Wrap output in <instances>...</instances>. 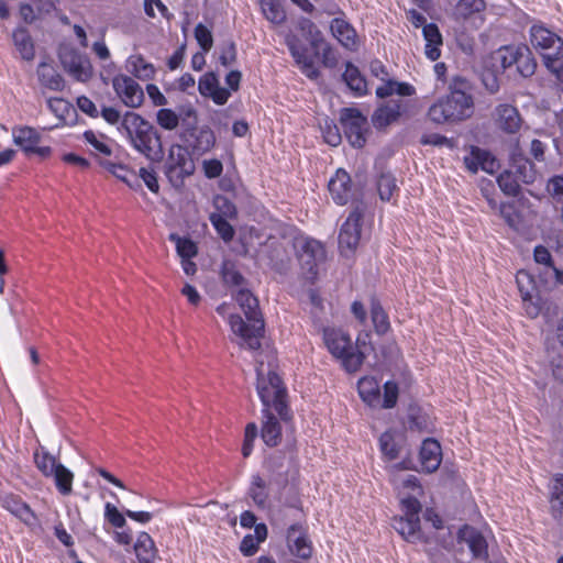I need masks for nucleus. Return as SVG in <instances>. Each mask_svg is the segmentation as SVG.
<instances>
[{"label":"nucleus","instance_id":"f257e3e1","mask_svg":"<svg viewBox=\"0 0 563 563\" xmlns=\"http://www.w3.org/2000/svg\"><path fill=\"white\" fill-rule=\"evenodd\" d=\"M234 298L247 319L245 322L241 316L230 314L229 324L236 338L235 342L243 349L257 351L264 335V320L258 300L245 286L239 289Z\"/></svg>","mask_w":563,"mask_h":563},{"label":"nucleus","instance_id":"f03ea898","mask_svg":"<svg viewBox=\"0 0 563 563\" xmlns=\"http://www.w3.org/2000/svg\"><path fill=\"white\" fill-rule=\"evenodd\" d=\"M451 93L433 103L428 111L430 120L434 123L462 121L473 114L474 102L467 90L471 86L467 80L456 76L450 86Z\"/></svg>","mask_w":563,"mask_h":563},{"label":"nucleus","instance_id":"7ed1b4c3","mask_svg":"<svg viewBox=\"0 0 563 563\" xmlns=\"http://www.w3.org/2000/svg\"><path fill=\"white\" fill-rule=\"evenodd\" d=\"M130 144L150 161H159L163 155L161 136L156 129L140 114L126 112L118 126Z\"/></svg>","mask_w":563,"mask_h":563},{"label":"nucleus","instance_id":"20e7f679","mask_svg":"<svg viewBox=\"0 0 563 563\" xmlns=\"http://www.w3.org/2000/svg\"><path fill=\"white\" fill-rule=\"evenodd\" d=\"M257 374V394L263 404V409L271 410L272 408L278 413L280 419H290L288 406L286 402V388L283 385L280 377L273 371L264 373L263 363L256 367Z\"/></svg>","mask_w":563,"mask_h":563},{"label":"nucleus","instance_id":"39448f33","mask_svg":"<svg viewBox=\"0 0 563 563\" xmlns=\"http://www.w3.org/2000/svg\"><path fill=\"white\" fill-rule=\"evenodd\" d=\"M486 66L492 70L516 67V70H534L537 60L531 49L525 45H504L493 52L486 59Z\"/></svg>","mask_w":563,"mask_h":563},{"label":"nucleus","instance_id":"423d86ee","mask_svg":"<svg viewBox=\"0 0 563 563\" xmlns=\"http://www.w3.org/2000/svg\"><path fill=\"white\" fill-rule=\"evenodd\" d=\"M323 341L329 352L334 357L342 360V364L347 372H356L363 364L364 353L353 351L350 335L341 329L324 328Z\"/></svg>","mask_w":563,"mask_h":563},{"label":"nucleus","instance_id":"0eeeda50","mask_svg":"<svg viewBox=\"0 0 563 563\" xmlns=\"http://www.w3.org/2000/svg\"><path fill=\"white\" fill-rule=\"evenodd\" d=\"M530 42L534 48L542 51L545 67L559 70L555 63L563 57V40L542 25H532Z\"/></svg>","mask_w":563,"mask_h":563},{"label":"nucleus","instance_id":"6e6552de","mask_svg":"<svg viewBox=\"0 0 563 563\" xmlns=\"http://www.w3.org/2000/svg\"><path fill=\"white\" fill-rule=\"evenodd\" d=\"M294 247L301 268L306 272L308 278L313 279L318 274V266L325 261L324 246L314 239L298 236L294 240Z\"/></svg>","mask_w":563,"mask_h":563},{"label":"nucleus","instance_id":"1a4fd4ad","mask_svg":"<svg viewBox=\"0 0 563 563\" xmlns=\"http://www.w3.org/2000/svg\"><path fill=\"white\" fill-rule=\"evenodd\" d=\"M241 80V73H227L225 84L228 88L222 87L217 73H205L199 80V91L202 96L209 97L217 104H224L231 91L238 90Z\"/></svg>","mask_w":563,"mask_h":563},{"label":"nucleus","instance_id":"9d476101","mask_svg":"<svg viewBox=\"0 0 563 563\" xmlns=\"http://www.w3.org/2000/svg\"><path fill=\"white\" fill-rule=\"evenodd\" d=\"M194 172L195 163L188 150L181 145H173L168 153L165 170L169 183L174 187L179 188Z\"/></svg>","mask_w":563,"mask_h":563},{"label":"nucleus","instance_id":"9b49d317","mask_svg":"<svg viewBox=\"0 0 563 563\" xmlns=\"http://www.w3.org/2000/svg\"><path fill=\"white\" fill-rule=\"evenodd\" d=\"M340 121L344 133L353 147L361 148L366 143L367 119L354 108L341 110Z\"/></svg>","mask_w":563,"mask_h":563},{"label":"nucleus","instance_id":"f8f14e48","mask_svg":"<svg viewBox=\"0 0 563 563\" xmlns=\"http://www.w3.org/2000/svg\"><path fill=\"white\" fill-rule=\"evenodd\" d=\"M363 217V211L356 207L341 227L339 233V249L342 255L350 256L352 255L361 239V220Z\"/></svg>","mask_w":563,"mask_h":563},{"label":"nucleus","instance_id":"ddd939ff","mask_svg":"<svg viewBox=\"0 0 563 563\" xmlns=\"http://www.w3.org/2000/svg\"><path fill=\"white\" fill-rule=\"evenodd\" d=\"M410 101L402 99H389L382 103L372 115V123L375 129L383 130L408 115Z\"/></svg>","mask_w":563,"mask_h":563},{"label":"nucleus","instance_id":"4468645a","mask_svg":"<svg viewBox=\"0 0 563 563\" xmlns=\"http://www.w3.org/2000/svg\"><path fill=\"white\" fill-rule=\"evenodd\" d=\"M112 86L121 101L130 108H139L144 100V92L131 76L119 74L112 79Z\"/></svg>","mask_w":563,"mask_h":563},{"label":"nucleus","instance_id":"2eb2a0df","mask_svg":"<svg viewBox=\"0 0 563 563\" xmlns=\"http://www.w3.org/2000/svg\"><path fill=\"white\" fill-rule=\"evenodd\" d=\"M328 188L334 202L340 206L346 205L352 197L351 178L343 169H338L335 175L331 177Z\"/></svg>","mask_w":563,"mask_h":563},{"label":"nucleus","instance_id":"dca6fc26","mask_svg":"<svg viewBox=\"0 0 563 563\" xmlns=\"http://www.w3.org/2000/svg\"><path fill=\"white\" fill-rule=\"evenodd\" d=\"M333 36L343 47L355 52L360 47V38L354 27L343 19H333L330 25Z\"/></svg>","mask_w":563,"mask_h":563},{"label":"nucleus","instance_id":"f3484780","mask_svg":"<svg viewBox=\"0 0 563 563\" xmlns=\"http://www.w3.org/2000/svg\"><path fill=\"white\" fill-rule=\"evenodd\" d=\"M459 539L468 545L475 559L487 560V542L478 530L470 526H464L459 531Z\"/></svg>","mask_w":563,"mask_h":563},{"label":"nucleus","instance_id":"a211bd4d","mask_svg":"<svg viewBox=\"0 0 563 563\" xmlns=\"http://www.w3.org/2000/svg\"><path fill=\"white\" fill-rule=\"evenodd\" d=\"M291 467L296 468L294 456H286L282 452L272 454L266 461V468L282 485L288 483V473Z\"/></svg>","mask_w":563,"mask_h":563},{"label":"nucleus","instance_id":"6ab92c4d","mask_svg":"<svg viewBox=\"0 0 563 563\" xmlns=\"http://www.w3.org/2000/svg\"><path fill=\"white\" fill-rule=\"evenodd\" d=\"M442 460L440 443L433 439H427L422 442L420 449V462L422 470L427 473L435 472Z\"/></svg>","mask_w":563,"mask_h":563},{"label":"nucleus","instance_id":"aec40b11","mask_svg":"<svg viewBox=\"0 0 563 563\" xmlns=\"http://www.w3.org/2000/svg\"><path fill=\"white\" fill-rule=\"evenodd\" d=\"M261 437L267 446H277L282 441V426L268 409H263Z\"/></svg>","mask_w":563,"mask_h":563},{"label":"nucleus","instance_id":"412c9836","mask_svg":"<svg viewBox=\"0 0 563 563\" xmlns=\"http://www.w3.org/2000/svg\"><path fill=\"white\" fill-rule=\"evenodd\" d=\"M49 110L58 119L56 128L59 125H74L77 122V110L76 108L63 98H49L47 100Z\"/></svg>","mask_w":563,"mask_h":563},{"label":"nucleus","instance_id":"4be33fe9","mask_svg":"<svg viewBox=\"0 0 563 563\" xmlns=\"http://www.w3.org/2000/svg\"><path fill=\"white\" fill-rule=\"evenodd\" d=\"M287 541L292 553L301 559L311 556L312 548L307 540L302 527L300 525H292L287 531Z\"/></svg>","mask_w":563,"mask_h":563},{"label":"nucleus","instance_id":"5701e85b","mask_svg":"<svg viewBox=\"0 0 563 563\" xmlns=\"http://www.w3.org/2000/svg\"><path fill=\"white\" fill-rule=\"evenodd\" d=\"M548 488L551 515L554 519H560L563 512V474H554Z\"/></svg>","mask_w":563,"mask_h":563},{"label":"nucleus","instance_id":"b1692460","mask_svg":"<svg viewBox=\"0 0 563 563\" xmlns=\"http://www.w3.org/2000/svg\"><path fill=\"white\" fill-rule=\"evenodd\" d=\"M134 552L139 563H154L158 558L155 542L147 532H141L137 536Z\"/></svg>","mask_w":563,"mask_h":563},{"label":"nucleus","instance_id":"393cba45","mask_svg":"<svg viewBox=\"0 0 563 563\" xmlns=\"http://www.w3.org/2000/svg\"><path fill=\"white\" fill-rule=\"evenodd\" d=\"M2 506L12 515L18 517L24 523L31 526L33 525L35 518L34 512L30 508V506L24 503L21 498L14 495H7L2 498Z\"/></svg>","mask_w":563,"mask_h":563},{"label":"nucleus","instance_id":"a878e982","mask_svg":"<svg viewBox=\"0 0 563 563\" xmlns=\"http://www.w3.org/2000/svg\"><path fill=\"white\" fill-rule=\"evenodd\" d=\"M497 122L500 129L507 133H516L521 125L518 110L509 104H500L496 109Z\"/></svg>","mask_w":563,"mask_h":563},{"label":"nucleus","instance_id":"bb28decb","mask_svg":"<svg viewBox=\"0 0 563 563\" xmlns=\"http://www.w3.org/2000/svg\"><path fill=\"white\" fill-rule=\"evenodd\" d=\"M263 16L274 25H282L287 19L284 0H257Z\"/></svg>","mask_w":563,"mask_h":563},{"label":"nucleus","instance_id":"cd10ccee","mask_svg":"<svg viewBox=\"0 0 563 563\" xmlns=\"http://www.w3.org/2000/svg\"><path fill=\"white\" fill-rule=\"evenodd\" d=\"M13 141L19 145L26 154H30L31 150H34L41 141L40 133L30 126L15 128L12 132Z\"/></svg>","mask_w":563,"mask_h":563},{"label":"nucleus","instance_id":"c85d7f7f","mask_svg":"<svg viewBox=\"0 0 563 563\" xmlns=\"http://www.w3.org/2000/svg\"><path fill=\"white\" fill-rule=\"evenodd\" d=\"M220 277L222 283L230 288L236 287L240 289L246 284V280L239 271L235 262L231 260H224L222 262Z\"/></svg>","mask_w":563,"mask_h":563},{"label":"nucleus","instance_id":"c756f323","mask_svg":"<svg viewBox=\"0 0 563 563\" xmlns=\"http://www.w3.org/2000/svg\"><path fill=\"white\" fill-rule=\"evenodd\" d=\"M426 44V55L435 60L440 56V46L442 45V35L438 26L433 23L426 24L422 30Z\"/></svg>","mask_w":563,"mask_h":563},{"label":"nucleus","instance_id":"7c9ffc66","mask_svg":"<svg viewBox=\"0 0 563 563\" xmlns=\"http://www.w3.org/2000/svg\"><path fill=\"white\" fill-rule=\"evenodd\" d=\"M394 528L407 541L415 542L420 539V519L410 517L395 518Z\"/></svg>","mask_w":563,"mask_h":563},{"label":"nucleus","instance_id":"2f4dec72","mask_svg":"<svg viewBox=\"0 0 563 563\" xmlns=\"http://www.w3.org/2000/svg\"><path fill=\"white\" fill-rule=\"evenodd\" d=\"M247 495L253 500L254 505L261 509L268 506V489L266 482L260 475H253L247 490Z\"/></svg>","mask_w":563,"mask_h":563},{"label":"nucleus","instance_id":"473e14b6","mask_svg":"<svg viewBox=\"0 0 563 563\" xmlns=\"http://www.w3.org/2000/svg\"><path fill=\"white\" fill-rule=\"evenodd\" d=\"M358 394L369 406H377L380 401L379 384L373 377H363L358 380Z\"/></svg>","mask_w":563,"mask_h":563},{"label":"nucleus","instance_id":"72a5a7b5","mask_svg":"<svg viewBox=\"0 0 563 563\" xmlns=\"http://www.w3.org/2000/svg\"><path fill=\"white\" fill-rule=\"evenodd\" d=\"M59 58L65 70H87L90 67L89 60L73 48H64Z\"/></svg>","mask_w":563,"mask_h":563},{"label":"nucleus","instance_id":"f704fd0d","mask_svg":"<svg viewBox=\"0 0 563 563\" xmlns=\"http://www.w3.org/2000/svg\"><path fill=\"white\" fill-rule=\"evenodd\" d=\"M415 91L416 89L412 85L395 80L385 81L376 88V95L379 98H387L394 93L398 96H412Z\"/></svg>","mask_w":563,"mask_h":563},{"label":"nucleus","instance_id":"c9c22d12","mask_svg":"<svg viewBox=\"0 0 563 563\" xmlns=\"http://www.w3.org/2000/svg\"><path fill=\"white\" fill-rule=\"evenodd\" d=\"M371 317L375 332L378 335H383L388 332V330L390 329L389 319L377 299H372Z\"/></svg>","mask_w":563,"mask_h":563},{"label":"nucleus","instance_id":"e433bc0d","mask_svg":"<svg viewBox=\"0 0 563 563\" xmlns=\"http://www.w3.org/2000/svg\"><path fill=\"white\" fill-rule=\"evenodd\" d=\"M484 0H460L454 8V16L457 20H467L476 13L485 10Z\"/></svg>","mask_w":563,"mask_h":563},{"label":"nucleus","instance_id":"4c0bfd02","mask_svg":"<svg viewBox=\"0 0 563 563\" xmlns=\"http://www.w3.org/2000/svg\"><path fill=\"white\" fill-rule=\"evenodd\" d=\"M34 462L38 471L45 476H53L56 468L60 465L56 459L45 449L41 448L34 452Z\"/></svg>","mask_w":563,"mask_h":563},{"label":"nucleus","instance_id":"58836bf2","mask_svg":"<svg viewBox=\"0 0 563 563\" xmlns=\"http://www.w3.org/2000/svg\"><path fill=\"white\" fill-rule=\"evenodd\" d=\"M214 144L216 135L213 131L205 126L197 132L191 146L195 153L205 154L209 152L214 146Z\"/></svg>","mask_w":563,"mask_h":563},{"label":"nucleus","instance_id":"ea45409f","mask_svg":"<svg viewBox=\"0 0 563 563\" xmlns=\"http://www.w3.org/2000/svg\"><path fill=\"white\" fill-rule=\"evenodd\" d=\"M85 141L91 146L93 154L110 156L112 154L109 140L103 134H96L93 131H86L84 133Z\"/></svg>","mask_w":563,"mask_h":563},{"label":"nucleus","instance_id":"a19ab883","mask_svg":"<svg viewBox=\"0 0 563 563\" xmlns=\"http://www.w3.org/2000/svg\"><path fill=\"white\" fill-rule=\"evenodd\" d=\"M177 117H179V124L186 133L192 135V132L197 131L198 114L192 106L187 104L179 107Z\"/></svg>","mask_w":563,"mask_h":563},{"label":"nucleus","instance_id":"79ce46f5","mask_svg":"<svg viewBox=\"0 0 563 563\" xmlns=\"http://www.w3.org/2000/svg\"><path fill=\"white\" fill-rule=\"evenodd\" d=\"M57 490L62 495H69L73 490L74 474L64 465H59L53 476Z\"/></svg>","mask_w":563,"mask_h":563},{"label":"nucleus","instance_id":"37998d69","mask_svg":"<svg viewBox=\"0 0 563 563\" xmlns=\"http://www.w3.org/2000/svg\"><path fill=\"white\" fill-rule=\"evenodd\" d=\"M534 261L538 264L545 265V268L556 278V282L560 284H563V272L559 271L556 267H554L552 263V256L549 252V250L542 245H539L534 249Z\"/></svg>","mask_w":563,"mask_h":563},{"label":"nucleus","instance_id":"c03bdc74","mask_svg":"<svg viewBox=\"0 0 563 563\" xmlns=\"http://www.w3.org/2000/svg\"><path fill=\"white\" fill-rule=\"evenodd\" d=\"M13 41L16 46V49L21 54L24 59H33L34 57V46L32 40L26 31L18 30L13 33Z\"/></svg>","mask_w":563,"mask_h":563},{"label":"nucleus","instance_id":"a18cd8bd","mask_svg":"<svg viewBox=\"0 0 563 563\" xmlns=\"http://www.w3.org/2000/svg\"><path fill=\"white\" fill-rule=\"evenodd\" d=\"M379 448L383 453V455L389 460L393 461L398 457L399 455V445L395 438V432L393 431H386L384 432L379 438Z\"/></svg>","mask_w":563,"mask_h":563},{"label":"nucleus","instance_id":"49530a36","mask_svg":"<svg viewBox=\"0 0 563 563\" xmlns=\"http://www.w3.org/2000/svg\"><path fill=\"white\" fill-rule=\"evenodd\" d=\"M169 240L176 244V251L180 258L195 257L198 254V247L190 239L172 233Z\"/></svg>","mask_w":563,"mask_h":563},{"label":"nucleus","instance_id":"de8ad7c7","mask_svg":"<svg viewBox=\"0 0 563 563\" xmlns=\"http://www.w3.org/2000/svg\"><path fill=\"white\" fill-rule=\"evenodd\" d=\"M497 183L499 188L508 196H517L520 190L519 178L510 170L503 172Z\"/></svg>","mask_w":563,"mask_h":563},{"label":"nucleus","instance_id":"09e8293b","mask_svg":"<svg viewBox=\"0 0 563 563\" xmlns=\"http://www.w3.org/2000/svg\"><path fill=\"white\" fill-rule=\"evenodd\" d=\"M377 190L382 200H390L398 191L396 178L391 174H382L377 181Z\"/></svg>","mask_w":563,"mask_h":563},{"label":"nucleus","instance_id":"8fccbe9b","mask_svg":"<svg viewBox=\"0 0 563 563\" xmlns=\"http://www.w3.org/2000/svg\"><path fill=\"white\" fill-rule=\"evenodd\" d=\"M342 78L357 96L368 92V84L362 73H342Z\"/></svg>","mask_w":563,"mask_h":563},{"label":"nucleus","instance_id":"3c124183","mask_svg":"<svg viewBox=\"0 0 563 563\" xmlns=\"http://www.w3.org/2000/svg\"><path fill=\"white\" fill-rule=\"evenodd\" d=\"M209 220L221 239L228 243L234 238V228L221 214H210Z\"/></svg>","mask_w":563,"mask_h":563},{"label":"nucleus","instance_id":"603ef678","mask_svg":"<svg viewBox=\"0 0 563 563\" xmlns=\"http://www.w3.org/2000/svg\"><path fill=\"white\" fill-rule=\"evenodd\" d=\"M216 212L211 214H221L224 219H234L238 214L235 205L225 196L218 195L213 199Z\"/></svg>","mask_w":563,"mask_h":563},{"label":"nucleus","instance_id":"864d4df0","mask_svg":"<svg viewBox=\"0 0 563 563\" xmlns=\"http://www.w3.org/2000/svg\"><path fill=\"white\" fill-rule=\"evenodd\" d=\"M38 80L43 89L60 91L65 87V80L59 73H41Z\"/></svg>","mask_w":563,"mask_h":563},{"label":"nucleus","instance_id":"5fc2aeb1","mask_svg":"<svg viewBox=\"0 0 563 563\" xmlns=\"http://www.w3.org/2000/svg\"><path fill=\"white\" fill-rule=\"evenodd\" d=\"M156 121L161 128L172 131L179 125V117L172 109L163 108L156 113Z\"/></svg>","mask_w":563,"mask_h":563},{"label":"nucleus","instance_id":"6e6d98bb","mask_svg":"<svg viewBox=\"0 0 563 563\" xmlns=\"http://www.w3.org/2000/svg\"><path fill=\"white\" fill-rule=\"evenodd\" d=\"M394 486L405 492H420L421 487L419 485L418 478L415 475H394L393 477Z\"/></svg>","mask_w":563,"mask_h":563},{"label":"nucleus","instance_id":"4d7b16f0","mask_svg":"<svg viewBox=\"0 0 563 563\" xmlns=\"http://www.w3.org/2000/svg\"><path fill=\"white\" fill-rule=\"evenodd\" d=\"M321 130L325 143L331 146H338L341 143V133L333 121L325 119L323 124H321Z\"/></svg>","mask_w":563,"mask_h":563},{"label":"nucleus","instance_id":"13d9d810","mask_svg":"<svg viewBox=\"0 0 563 563\" xmlns=\"http://www.w3.org/2000/svg\"><path fill=\"white\" fill-rule=\"evenodd\" d=\"M483 156H485V150L473 146L470 154L464 157L466 168L472 173H477L481 169Z\"/></svg>","mask_w":563,"mask_h":563},{"label":"nucleus","instance_id":"bf43d9fd","mask_svg":"<svg viewBox=\"0 0 563 563\" xmlns=\"http://www.w3.org/2000/svg\"><path fill=\"white\" fill-rule=\"evenodd\" d=\"M298 29L312 44H317L320 32L312 21L306 18L298 20Z\"/></svg>","mask_w":563,"mask_h":563},{"label":"nucleus","instance_id":"052dcab7","mask_svg":"<svg viewBox=\"0 0 563 563\" xmlns=\"http://www.w3.org/2000/svg\"><path fill=\"white\" fill-rule=\"evenodd\" d=\"M257 437V426L251 422L245 428L244 441L242 445V454L244 457H249L253 451V443Z\"/></svg>","mask_w":563,"mask_h":563},{"label":"nucleus","instance_id":"680f3d73","mask_svg":"<svg viewBox=\"0 0 563 563\" xmlns=\"http://www.w3.org/2000/svg\"><path fill=\"white\" fill-rule=\"evenodd\" d=\"M195 37L205 52H208L212 47V34L210 30L203 24L200 23L196 26Z\"/></svg>","mask_w":563,"mask_h":563},{"label":"nucleus","instance_id":"e2e57ef3","mask_svg":"<svg viewBox=\"0 0 563 563\" xmlns=\"http://www.w3.org/2000/svg\"><path fill=\"white\" fill-rule=\"evenodd\" d=\"M104 518L115 528H122L125 526L124 516L111 503H107L104 506Z\"/></svg>","mask_w":563,"mask_h":563},{"label":"nucleus","instance_id":"0e129e2a","mask_svg":"<svg viewBox=\"0 0 563 563\" xmlns=\"http://www.w3.org/2000/svg\"><path fill=\"white\" fill-rule=\"evenodd\" d=\"M398 399V386L394 382H386L384 385V400L382 407L393 408Z\"/></svg>","mask_w":563,"mask_h":563},{"label":"nucleus","instance_id":"69168bd1","mask_svg":"<svg viewBox=\"0 0 563 563\" xmlns=\"http://www.w3.org/2000/svg\"><path fill=\"white\" fill-rule=\"evenodd\" d=\"M202 170L207 178L213 179L221 176L223 172V165L219 159H205L202 162Z\"/></svg>","mask_w":563,"mask_h":563},{"label":"nucleus","instance_id":"338daca9","mask_svg":"<svg viewBox=\"0 0 563 563\" xmlns=\"http://www.w3.org/2000/svg\"><path fill=\"white\" fill-rule=\"evenodd\" d=\"M287 45L299 65H302L303 67L311 66L308 56L305 54L301 47L297 45L294 37H287Z\"/></svg>","mask_w":563,"mask_h":563},{"label":"nucleus","instance_id":"774afa93","mask_svg":"<svg viewBox=\"0 0 563 563\" xmlns=\"http://www.w3.org/2000/svg\"><path fill=\"white\" fill-rule=\"evenodd\" d=\"M483 82L486 90L490 93H495L499 89V78L497 73H475Z\"/></svg>","mask_w":563,"mask_h":563}]
</instances>
